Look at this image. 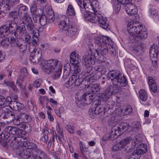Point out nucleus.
<instances>
[{"mask_svg": "<svg viewBox=\"0 0 159 159\" xmlns=\"http://www.w3.org/2000/svg\"><path fill=\"white\" fill-rule=\"evenodd\" d=\"M23 24L25 25L27 29L29 32L33 34L36 32L35 31V26L30 16L22 20L21 25Z\"/></svg>", "mask_w": 159, "mask_h": 159, "instance_id": "nucleus-13", "label": "nucleus"}, {"mask_svg": "<svg viewBox=\"0 0 159 159\" xmlns=\"http://www.w3.org/2000/svg\"><path fill=\"white\" fill-rule=\"evenodd\" d=\"M96 72H99L101 74H104L106 72V69L103 66L100 65L96 66L94 68Z\"/></svg>", "mask_w": 159, "mask_h": 159, "instance_id": "nucleus-45", "label": "nucleus"}, {"mask_svg": "<svg viewBox=\"0 0 159 159\" xmlns=\"http://www.w3.org/2000/svg\"><path fill=\"white\" fill-rule=\"evenodd\" d=\"M108 80L111 79L113 84H119L120 86L125 87L127 84L125 77L119 70H114L109 72L108 74Z\"/></svg>", "mask_w": 159, "mask_h": 159, "instance_id": "nucleus-4", "label": "nucleus"}, {"mask_svg": "<svg viewBox=\"0 0 159 159\" xmlns=\"http://www.w3.org/2000/svg\"><path fill=\"white\" fill-rule=\"evenodd\" d=\"M141 140V138L139 136H134V138L131 139V141H132L131 143L132 147H131L130 149L131 150H133L135 148L136 144H137L138 143H140Z\"/></svg>", "mask_w": 159, "mask_h": 159, "instance_id": "nucleus-38", "label": "nucleus"}, {"mask_svg": "<svg viewBox=\"0 0 159 159\" xmlns=\"http://www.w3.org/2000/svg\"><path fill=\"white\" fill-rule=\"evenodd\" d=\"M77 2L82 13L88 11L87 9L89 8L91 2L90 0H78Z\"/></svg>", "mask_w": 159, "mask_h": 159, "instance_id": "nucleus-15", "label": "nucleus"}, {"mask_svg": "<svg viewBox=\"0 0 159 159\" xmlns=\"http://www.w3.org/2000/svg\"><path fill=\"white\" fill-rule=\"evenodd\" d=\"M37 10V7L36 2L33 1L31 4L30 10L31 13L36 12Z\"/></svg>", "mask_w": 159, "mask_h": 159, "instance_id": "nucleus-62", "label": "nucleus"}, {"mask_svg": "<svg viewBox=\"0 0 159 159\" xmlns=\"http://www.w3.org/2000/svg\"><path fill=\"white\" fill-rule=\"evenodd\" d=\"M93 58L92 55L89 52L88 53L83 57V64L86 66L87 65H93L95 63V60Z\"/></svg>", "mask_w": 159, "mask_h": 159, "instance_id": "nucleus-20", "label": "nucleus"}, {"mask_svg": "<svg viewBox=\"0 0 159 159\" xmlns=\"http://www.w3.org/2000/svg\"><path fill=\"white\" fill-rule=\"evenodd\" d=\"M36 32H34V37L33 38V41L35 43L34 44H37L38 42V37L39 35V31L38 30H36Z\"/></svg>", "mask_w": 159, "mask_h": 159, "instance_id": "nucleus-59", "label": "nucleus"}, {"mask_svg": "<svg viewBox=\"0 0 159 159\" xmlns=\"http://www.w3.org/2000/svg\"><path fill=\"white\" fill-rule=\"evenodd\" d=\"M81 100H79L77 103V105L79 107H81L84 104L89 105L93 102L94 100L93 95L89 93H86L83 94Z\"/></svg>", "mask_w": 159, "mask_h": 159, "instance_id": "nucleus-10", "label": "nucleus"}, {"mask_svg": "<svg viewBox=\"0 0 159 159\" xmlns=\"http://www.w3.org/2000/svg\"><path fill=\"white\" fill-rule=\"evenodd\" d=\"M122 132L127 130L129 127V125L127 123H121L117 125Z\"/></svg>", "mask_w": 159, "mask_h": 159, "instance_id": "nucleus-50", "label": "nucleus"}, {"mask_svg": "<svg viewBox=\"0 0 159 159\" xmlns=\"http://www.w3.org/2000/svg\"><path fill=\"white\" fill-rule=\"evenodd\" d=\"M75 78V74H73L70 77L68 80L66 82V84L68 85V86L74 84Z\"/></svg>", "mask_w": 159, "mask_h": 159, "instance_id": "nucleus-53", "label": "nucleus"}, {"mask_svg": "<svg viewBox=\"0 0 159 159\" xmlns=\"http://www.w3.org/2000/svg\"><path fill=\"white\" fill-rule=\"evenodd\" d=\"M23 131L19 128L15 127L9 126L6 127L3 132L0 135V139H6L11 137L10 142L11 145L13 147H16L17 146L18 142L16 140L17 137H20L22 136Z\"/></svg>", "mask_w": 159, "mask_h": 159, "instance_id": "nucleus-1", "label": "nucleus"}, {"mask_svg": "<svg viewBox=\"0 0 159 159\" xmlns=\"http://www.w3.org/2000/svg\"><path fill=\"white\" fill-rule=\"evenodd\" d=\"M26 31L24 24L17 26L15 30H14V34L15 37L19 39H21L23 35L26 34Z\"/></svg>", "mask_w": 159, "mask_h": 159, "instance_id": "nucleus-16", "label": "nucleus"}, {"mask_svg": "<svg viewBox=\"0 0 159 159\" xmlns=\"http://www.w3.org/2000/svg\"><path fill=\"white\" fill-rule=\"evenodd\" d=\"M19 39H15L13 37H11L10 39V42L11 43L14 44V45L19 47L22 49V51H25L27 48V44L25 42Z\"/></svg>", "mask_w": 159, "mask_h": 159, "instance_id": "nucleus-14", "label": "nucleus"}, {"mask_svg": "<svg viewBox=\"0 0 159 159\" xmlns=\"http://www.w3.org/2000/svg\"><path fill=\"white\" fill-rule=\"evenodd\" d=\"M90 53L92 55V57H93V59L95 60V59L98 60L100 62H102L104 61L103 59V56L102 54L100 55L98 53V51L96 50H94V52H91V50H90Z\"/></svg>", "mask_w": 159, "mask_h": 159, "instance_id": "nucleus-30", "label": "nucleus"}, {"mask_svg": "<svg viewBox=\"0 0 159 159\" xmlns=\"http://www.w3.org/2000/svg\"><path fill=\"white\" fill-rule=\"evenodd\" d=\"M121 4L119 2H116L114 7V11L116 14H117L120 11L121 9Z\"/></svg>", "mask_w": 159, "mask_h": 159, "instance_id": "nucleus-57", "label": "nucleus"}, {"mask_svg": "<svg viewBox=\"0 0 159 159\" xmlns=\"http://www.w3.org/2000/svg\"><path fill=\"white\" fill-rule=\"evenodd\" d=\"M49 133V131L47 129H43L42 130V134H43V137L44 138V142H45L46 144L48 142V135Z\"/></svg>", "mask_w": 159, "mask_h": 159, "instance_id": "nucleus-56", "label": "nucleus"}, {"mask_svg": "<svg viewBox=\"0 0 159 159\" xmlns=\"http://www.w3.org/2000/svg\"><path fill=\"white\" fill-rule=\"evenodd\" d=\"M110 42H107V43L103 44L102 45H99L97 46L98 49L101 52V54L102 55H106L109 52V46Z\"/></svg>", "mask_w": 159, "mask_h": 159, "instance_id": "nucleus-22", "label": "nucleus"}, {"mask_svg": "<svg viewBox=\"0 0 159 159\" xmlns=\"http://www.w3.org/2000/svg\"><path fill=\"white\" fill-rule=\"evenodd\" d=\"M35 152L36 155L34 156V159H50L45 153L41 150L37 149Z\"/></svg>", "mask_w": 159, "mask_h": 159, "instance_id": "nucleus-23", "label": "nucleus"}, {"mask_svg": "<svg viewBox=\"0 0 159 159\" xmlns=\"http://www.w3.org/2000/svg\"><path fill=\"white\" fill-rule=\"evenodd\" d=\"M9 39L7 38H5L2 39L1 42V45L4 47H6L7 46V42L9 41Z\"/></svg>", "mask_w": 159, "mask_h": 159, "instance_id": "nucleus-63", "label": "nucleus"}, {"mask_svg": "<svg viewBox=\"0 0 159 159\" xmlns=\"http://www.w3.org/2000/svg\"><path fill=\"white\" fill-rule=\"evenodd\" d=\"M109 90L108 88L107 90L100 94L99 97L102 98L101 101H106L109 98L110 96L112 94L111 93V91Z\"/></svg>", "mask_w": 159, "mask_h": 159, "instance_id": "nucleus-32", "label": "nucleus"}, {"mask_svg": "<svg viewBox=\"0 0 159 159\" xmlns=\"http://www.w3.org/2000/svg\"><path fill=\"white\" fill-rule=\"evenodd\" d=\"M66 14L68 15L74 16L75 15V12L73 6L69 4L68 6L66 11Z\"/></svg>", "mask_w": 159, "mask_h": 159, "instance_id": "nucleus-41", "label": "nucleus"}, {"mask_svg": "<svg viewBox=\"0 0 159 159\" xmlns=\"http://www.w3.org/2000/svg\"><path fill=\"white\" fill-rule=\"evenodd\" d=\"M102 105V104H101V102L100 101H94L90 108L89 110V113L90 115L100 114L101 115L104 116L105 115V111H103V109L101 107Z\"/></svg>", "mask_w": 159, "mask_h": 159, "instance_id": "nucleus-8", "label": "nucleus"}, {"mask_svg": "<svg viewBox=\"0 0 159 159\" xmlns=\"http://www.w3.org/2000/svg\"><path fill=\"white\" fill-rule=\"evenodd\" d=\"M47 18L50 22H52L55 19V16L53 11L51 9H49L46 12Z\"/></svg>", "mask_w": 159, "mask_h": 159, "instance_id": "nucleus-35", "label": "nucleus"}, {"mask_svg": "<svg viewBox=\"0 0 159 159\" xmlns=\"http://www.w3.org/2000/svg\"><path fill=\"white\" fill-rule=\"evenodd\" d=\"M127 30L131 35H135L134 39L137 42L139 41L141 39L146 38L148 33L146 30L143 29L142 25H137L132 22L128 23L127 24Z\"/></svg>", "mask_w": 159, "mask_h": 159, "instance_id": "nucleus-3", "label": "nucleus"}, {"mask_svg": "<svg viewBox=\"0 0 159 159\" xmlns=\"http://www.w3.org/2000/svg\"><path fill=\"white\" fill-rule=\"evenodd\" d=\"M24 77L23 75H19L17 79L16 84L19 86H20L21 88V85L24 81Z\"/></svg>", "mask_w": 159, "mask_h": 159, "instance_id": "nucleus-60", "label": "nucleus"}, {"mask_svg": "<svg viewBox=\"0 0 159 159\" xmlns=\"http://www.w3.org/2000/svg\"><path fill=\"white\" fill-rule=\"evenodd\" d=\"M33 14V19L34 23H37L39 20L40 18V16L42 15L41 14H37L36 12L32 13Z\"/></svg>", "mask_w": 159, "mask_h": 159, "instance_id": "nucleus-58", "label": "nucleus"}, {"mask_svg": "<svg viewBox=\"0 0 159 159\" xmlns=\"http://www.w3.org/2000/svg\"><path fill=\"white\" fill-rule=\"evenodd\" d=\"M156 44L152 46L149 49L150 57L152 60L153 69L156 70L158 67L157 60L158 57V51Z\"/></svg>", "mask_w": 159, "mask_h": 159, "instance_id": "nucleus-9", "label": "nucleus"}, {"mask_svg": "<svg viewBox=\"0 0 159 159\" xmlns=\"http://www.w3.org/2000/svg\"><path fill=\"white\" fill-rule=\"evenodd\" d=\"M99 2L97 0H93L91 2L90 6L89 8H91L93 12L96 14L98 12V10L99 9Z\"/></svg>", "mask_w": 159, "mask_h": 159, "instance_id": "nucleus-29", "label": "nucleus"}, {"mask_svg": "<svg viewBox=\"0 0 159 159\" xmlns=\"http://www.w3.org/2000/svg\"><path fill=\"white\" fill-rule=\"evenodd\" d=\"M34 46L30 45V46L29 51L31 53L29 57L30 61L31 62L35 64L38 63L40 60L42 56V51L40 48H37L34 49L32 48V47Z\"/></svg>", "mask_w": 159, "mask_h": 159, "instance_id": "nucleus-7", "label": "nucleus"}, {"mask_svg": "<svg viewBox=\"0 0 159 159\" xmlns=\"http://www.w3.org/2000/svg\"><path fill=\"white\" fill-rule=\"evenodd\" d=\"M16 11H17L18 15L22 20L30 16L27 12L28 8L23 4H20L16 6Z\"/></svg>", "mask_w": 159, "mask_h": 159, "instance_id": "nucleus-12", "label": "nucleus"}, {"mask_svg": "<svg viewBox=\"0 0 159 159\" xmlns=\"http://www.w3.org/2000/svg\"><path fill=\"white\" fill-rule=\"evenodd\" d=\"M11 101L12 99L10 97H7L6 98L4 96L0 95V106L8 104V103Z\"/></svg>", "mask_w": 159, "mask_h": 159, "instance_id": "nucleus-36", "label": "nucleus"}, {"mask_svg": "<svg viewBox=\"0 0 159 159\" xmlns=\"http://www.w3.org/2000/svg\"><path fill=\"white\" fill-rule=\"evenodd\" d=\"M8 104L9 105V107L11 109L15 110V109H16V107H17V106L18 105H20L19 102L16 101H11L10 102L8 103Z\"/></svg>", "mask_w": 159, "mask_h": 159, "instance_id": "nucleus-54", "label": "nucleus"}, {"mask_svg": "<svg viewBox=\"0 0 159 159\" xmlns=\"http://www.w3.org/2000/svg\"><path fill=\"white\" fill-rule=\"evenodd\" d=\"M18 118L21 120V123H28L32 120L30 116L24 113H20L18 115Z\"/></svg>", "mask_w": 159, "mask_h": 159, "instance_id": "nucleus-25", "label": "nucleus"}, {"mask_svg": "<svg viewBox=\"0 0 159 159\" xmlns=\"http://www.w3.org/2000/svg\"><path fill=\"white\" fill-rule=\"evenodd\" d=\"M79 75H75V80L74 82V85L75 86H80L82 82L84 81V80L83 78H80Z\"/></svg>", "mask_w": 159, "mask_h": 159, "instance_id": "nucleus-46", "label": "nucleus"}, {"mask_svg": "<svg viewBox=\"0 0 159 159\" xmlns=\"http://www.w3.org/2000/svg\"><path fill=\"white\" fill-rule=\"evenodd\" d=\"M131 138L130 137H129L125 139L121 140L119 143L120 145L122 148H126L127 144H128L130 141H131Z\"/></svg>", "mask_w": 159, "mask_h": 159, "instance_id": "nucleus-40", "label": "nucleus"}, {"mask_svg": "<svg viewBox=\"0 0 159 159\" xmlns=\"http://www.w3.org/2000/svg\"><path fill=\"white\" fill-rule=\"evenodd\" d=\"M100 101L101 102V104H102V105L101 106L102 107H101L103 109V111H105V114L106 112H110L108 113L110 114L112 113L113 111H111L112 109L110 107V105L107 104L106 101Z\"/></svg>", "mask_w": 159, "mask_h": 159, "instance_id": "nucleus-33", "label": "nucleus"}, {"mask_svg": "<svg viewBox=\"0 0 159 159\" xmlns=\"http://www.w3.org/2000/svg\"><path fill=\"white\" fill-rule=\"evenodd\" d=\"M101 87L98 84H93L90 88V90L93 93H96L100 91Z\"/></svg>", "mask_w": 159, "mask_h": 159, "instance_id": "nucleus-44", "label": "nucleus"}, {"mask_svg": "<svg viewBox=\"0 0 159 159\" xmlns=\"http://www.w3.org/2000/svg\"><path fill=\"white\" fill-rule=\"evenodd\" d=\"M125 7V11L127 14L129 15H136L137 13V10L133 4L129 5Z\"/></svg>", "mask_w": 159, "mask_h": 159, "instance_id": "nucleus-26", "label": "nucleus"}, {"mask_svg": "<svg viewBox=\"0 0 159 159\" xmlns=\"http://www.w3.org/2000/svg\"><path fill=\"white\" fill-rule=\"evenodd\" d=\"M73 65L74 67V74L79 75L80 73L81 72L80 68L79 66V64Z\"/></svg>", "mask_w": 159, "mask_h": 159, "instance_id": "nucleus-61", "label": "nucleus"}, {"mask_svg": "<svg viewBox=\"0 0 159 159\" xmlns=\"http://www.w3.org/2000/svg\"><path fill=\"white\" fill-rule=\"evenodd\" d=\"M145 153L146 150H143V149H140L137 148L134 151L133 154L136 157H139V159H140L141 155Z\"/></svg>", "mask_w": 159, "mask_h": 159, "instance_id": "nucleus-51", "label": "nucleus"}, {"mask_svg": "<svg viewBox=\"0 0 159 159\" xmlns=\"http://www.w3.org/2000/svg\"><path fill=\"white\" fill-rule=\"evenodd\" d=\"M46 72L48 74L54 72L53 78L58 79L61 73L62 65L57 60H51L45 62L43 66Z\"/></svg>", "mask_w": 159, "mask_h": 159, "instance_id": "nucleus-2", "label": "nucleus"}, {"mask_svg": "<svg viewBox=\"0 0 159 159\" xmlns=\"http://www.w3.org/2000/svg\"><path fill=\"white\" fill-rule=\"evenodd\" d=\"M119 84L116 85L113 84V85H111L108 88L109 90L111 91L112 94L113 93H118L120 90V88Z\"/></svg>", "mask_w": 159, "mask_h": 159, "instance_id": "nucleus-39", "label": "nucleus"}, {"mask_svg": "<svg viewBox=\"0 0 159 159\" xmlns=\"http://www.w3.org/2000/svg\"><path fill=\"white\" fill-rule=\"evenodd\" d=\"M98 21L100 26L104 29H107L109 25L107 22V18L103 17L99 13H98Z\"/></svg>", "mask_w": 159, "mask_h": 159, "instance_id": "nucleus-17", "label": "nucleus"}, {"mask_svg": "<svg viewBox=\"0 0 159 159\" xmlns=\"http://www.w3.org/2000/svg\"><path fill=\"white\" fill-rule=\"evenodd\" d=\"M148 84L151 90L153 93H155L157 90V84L151 76H149L148 78Z\"/></svg>", "mask_w": 159, "mask_h": 159, "instance_id": "nucleus-27", "label": "nucleus"}, {"mask_svg": "<svg viewBox=\"0 0 159 159\" xmlns=\"http://www.w3.org/2000/svg\"><path fill=\"white\" fill-rule=\"evenodd\" d=\"M139 94L140 98L142 101H146L148 98V95L144 90H140L139 92Z\"/></svg>", "mask_w": 159, "mask_h": 159, "instance_id": "nucleus-42", "label": "nucleus"}, {"mask_svg": "<svg viewBox=\"0 0 159 159\" xmlns=\"http://www.w3.org/2000/svg\"><path fill=\"white\" fill-rule=\"evenodd\" d=\"M22 157L25 159H34V156L28 149L23 150L21 153Z\"/></svg>", "mask_w": 159, "mask_h": 159, "instance_id": "nucleus-31", "label": "nucleus"}, {"mask_svg": "<svg viewBox=\"0 0 159 159\" xmlns=\"http://www.w3.org/2000/svg\"><path fill=\"white\" fill-rule=\"evenodd\" d=\"M47 18L45 16L42 14L40 16L39 20V22L41 25L44 26L47 23Z\"/></svg>", "mask_w": 159, "mask_h": 159, "instance_id": "nucleus-55", "label": "nucleus"}, {"mask_svg": "<svg viewBox=\"0 0 159 159\" xmlns=\"http://www.w3.org/2000/svg\"><path fill=\"white\" fill-rule=\"evenodd\" d=\"M111 131L112 132H113L114 133L113 134L115 135L116 136L115 138H118L123 133V131L122 132L120 130V129H119V127L117 125L114 126L112 127Z\"/></svg>", "mask_w": 159, "mask_h": 159, "instance_id": "nucleus-34", "label": "nucleus"}, {"mask_svg": "<svg viewBox=\"0 0 159 159\" xmlns=\"http://www.w3.org/2000/svg\"><path fill=\"white\" fill-rule=\"evenodd\" d=\"M3 114H4L3 117L4 118H10L12 120H13L15 117L14 113L11 111H7L6 113L2 114V115Z\"/></svg>", "mask_w": 159, "mask_h": 159, "instance_id": "nucleus-52", "label": "nucleus"}, {"mask_svg": "<svg viewBox=\"0 0 159 159\" xmlns=\"http://www.w3.org/2000/svg\"><path fill=\"white\" fill-rule=\"evenodd\" d=\"M70 61L72 65L80 64V61L79 56L75 52H72L70 55Z\"/></svg>", "mask_w": 159, "mask_h": 159, "instance_id": "nucleus-24", "label": "nucleus"}, {"mask_svg": "<svg viewBox=\"0 0 159 159\" xmlns=\"http://www.w3.org/2000/svg\"><path fill=\"white\" fill-rule=\"evenodd\" d=\"M4 83L6 84L7 86H9L10 89H12L15 92H17L18 89L17 88L16 86L14 84L13 82L12 81H5Z\"/></svg>", "mask_w": 159, "mask_h": 159, "instance_id": "nucleus-49", "label": "nucleus"}, {"mask_svg": "<svg viewBox=\"0 0 159 159\" xmlns=\"http://www.w3.org/2000/svg\"><path fill=\"white\" fill-rule=\"evenodd\" d=\"M150 16L154 19H158V16L157 11L152 7L149 9Z\"/></svg>", "mask_w": 159, "mask_h": 159, "instance_id": "nucleus-43", "label": "nucleus"}, {"mask_svg": "<svg viewBox=\"0 0 159 159\" xmlns=\"http://www.w3.org/2000/svg\"><path fill=\"white\" fill-rule=\"evenodd\" d=\"M95 42L98 45H102L103 44L107 43V42L112 41L111 39L108 37L102 36L101 37H97L95 38Z\"/></svg>", "mask_w": 159, "mask_h": 159, "instance_id": "nucleus-18", "label": "nucleus"}, {"mask_svg": "<svg viewBox=\"0 0 159 159\" xmlns=\"http://www.w3.org/2000/svg\"><path fill=\"white\" fill-rule=\"evenodd\" d=\"M97 80V77L96 74H93L90 77L86 79V80H84L85 83L84 85L85 86V88H88L93 82L96 81Z\"/></svg>", "mask_w": 159, "mask_h": 159, "instance_id": "nucleus-21", "label": "nucleus"}, {"mask_svg": "<svg viewBox=\"0 0 159 159\" xmlns=\"http://www.w3.org/2000/svg\"><path fill=\"white\" fill-rule=\"evenodd\" d=\"M91 13H92L91 16L88 17V20L91 23H94L98 21V13H96V14H94L95 13L93 12H91Z\"/></svg>", "mask_w": 159, "mask_h": 159, "instance_id": "nucleus-47", "label": "nucleus"}, {"mask_svg": "<svg viewBox=\"0 0 159 159\" xmlns=\"http://www.w3.org/2000/svg\"><path fill=\"white\" fill-rule=\"evenodd\" d=\"M95 42L98 45H102L103 44L107 43V42L112 41L111 39L108 37L102 36L101 37H97L95 38Z\"/></svg>", "mask_w": 159, "mask_h": 159, "instance_id": "nucleus-19", "label": "nucleus"}, {"mask_svg": "<svg viewBox=\"0 0 159 159\" xmlns=\"http://www.w3.org/2000/svg\"><path fill=\"white\" fill-rule=\"evenodd\" d=\"M93 71L92 67L89 66L86 67L84 70V75L85 77L91 75V74L93 73Z\"/></svg>", "mask_w": 159, "mask_h": 159, "instance_id": "nucleus-48", "label": "nucleus"}, {"mask_svg": "<svg viewBox=\"0 0 159 159\" xmlns=\"http://www.w3.org/2000/svg\"><path fill=\"white\" fill-rule=\"evenodd\" d=\"M19 2V0H0V10L6 13L13 7L15 2Z\"/></svg>", "mask_w": 159, "mask_h": 159, "instance_id": "nucleus-11", "label": "nucleus"}, {"mask_svg": "<svg viewBox=\"0 0 159 159\" xmlns=\"http://www.w3.org/2000/svg\"><path fill=\"white\" fill-rule=\"evenodd\" d=\"M122 148L119 143H117L112 147V150L114 151L120 150Z\"/></svg>", "mask_w": 159, "mask_h": 159, "instance_id": "nucleus-64", "label": "nucleus"}, {"mask_svg": "<svg viewBox=\"0 0 159 159\" xmlns=\"http://www.w3.org/2000/svg\"><path fill=\"white\" fill-rule=\"evenodd\" d=\"M134 47L133 48L132 50L136 53H139V54H142L143 52V49L144 47V45L141 43L139 45L136 43L134 45Z\"/></svg>", "mask_w": 159, "mask_h": 159, "instance_id": "nucleus-28", "label": "nucleus"}, {"mask_svg": "<svg viewBox=\"0 0 159 159\" xmlns=\"http://www.w3.org/2000/svg\"><path fill=\"white\" fill-rule=\"evenodd\" d=\"M16 25L14 20H8L5 25L0 28V37H7L10 33L13 34L14 28L13 25Z\"/></svg>", "mask_w": 159, "mask_h": 159, "instance_id": "nucleus-6", "label": "nucleus"}, {"mask_svg": "<svg viewBox=\"0 0 159 159\" xmlns=\"http://www.w3.org/2000/svg\"><path fill=\"white\" fill-rule=\"evenodd\" d=\"M65 19L63 20L60 21L58 24L59 27L67 35L71 37L75 35L77 32V29L76 26L75 25L70 26L67 23V21L68 18L65 16Z\"/></svg>", "mask_w": 159, "mask_h": 159, "instance_id": "nucleus-5", "label": "nucleus"}, {"mask_svg": "<svg viewBox=\"0 0 159 159\" xmlns=\"http://www.w3.org/2000/svg\"><path fill=\"white\" fill-rule=\"evenodd\" d=\"M23 146L27 148L28 149H31L35 150L37 148V145L33 143L29 142H25L23 143Z\"/></svg>", "mask_w": 159, "mask_h": 159, "instance_id": "nucleus-37", "label": "nucleus"}]
</instances>
